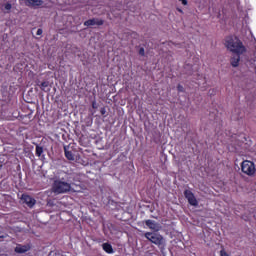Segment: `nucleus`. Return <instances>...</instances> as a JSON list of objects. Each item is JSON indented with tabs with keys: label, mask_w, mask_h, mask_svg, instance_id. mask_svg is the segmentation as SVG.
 <instances>
[{
	"label": "nucleus",
	"mask_w": 256,
	"mask_h": 256,
	"mask_svg": "<svg viewBox=\"0 0 256 256\" xmlns=\"http://www.w3.org/2000/svg\"><path fill=\"white\" fill-rule=\"evenodd\" d=\"M39 87H40L41 91H44L45 93L51 91V89L49 88V81L41 82Z\"/></svg>",
	"instance_id": "obj_13"
},
{
	"label": "nucleus",
	"mask_w": 256,
	"mask_h": 256,
	"mask_svg": "<svg viewBox=\"0 0 256 256\" xmlns=\"http://www.w3.org/2000/svg\"><path fill=\"white\" fill-rule=\"evenodd\" d=\"M15 253L23 254L27 253V251H31V245L26 244H17L16 247L14 248Z\"/></svg>",
	"instance_id": "obj_10"
},
{
	"label": "nucleus",
	"mask_w": 256,
	"mask_h": 256,
	"mask_svg": "<svg viewBox=\"0 0 256 256\" xmlns=\"http://www.w3.org/2000/svg\"><path fill=\"white\" fill-rule=\"evenodd\" d=\"M177 11H179V13H183V10L180 8H177Z\"/></svg>",
	"instance_id": "obj_24"
},
{
	"label": "nucleus",
	"mask_w": 256,
	"mask_h": 256,
	"mask_svg": "<svg viewBox=\"0 0 256 256\" xmlns=\"http://www.w3.org/2000/svg\"><path fill=\"white\" fill-rule=\"evenodd\" d=\"M21 200L23 201V203H25L28 207L33 208L35 207V203H37V200H35V198L31 197L28 194H22L21 196Z\"/></svg>",
	"instance_id": "obj_7"
},
{
	"label": "nucleus",
	"mask_w": 256,
	"mask_h": 256,
	"mask_svg": "<svg viewBox=\"0 0 256 256\" xmlns=\"http://www.w3.org/2000/svg\"><path fill=\"white\" fill-rule=\"evenodd\" d=\"M178 1H180V3H182V5H184V6L188 5V3H189L187 0H178Z\"/></svg>",
	"instance_id": "obj_22"
},
{
	"label": "nucleus",
	"mask_w": 256,
	"mask_h": 256,
	"mask_svg": "<svg viewBox=\"0 0 256 256\" xmlns=\"http://www.w3.org/2000/svg\"><path fill=\"white\" fill-rule=\"evenodd\" d=\"M145 239L150 241V243H153L154 245H157L158 247H161L163 245V236L158 233H153V232H146L144 234Z\"/></svg>",
	"instance_id": "obj_4"
},
{
	"label": "nucleus",
	"mask_w": 256,
	"mask_h": 256,
	"mask_svg": "<svg viewBox=\"0 0 256 256\" xmlns=\"http://www.w3.org/2000/svg\"><path fill=\"white\" fill-rule=\"evenodd\" d=\"M64 153H65V157H66V159H68V161H75V155H73V152L68 151L66 147H64Z\"/></svg>",
	"instance_id": "obj_14"
},
{
	"label": "nucleus",
	"mask_w": 256,
	"mask_h": 256,
	"mask_svg": "<svg viewBox=\"0 0 256 256\" xmlns=\"http://www.w3.org/2000/svg\"><path fill=\"white\" fill-rule=\"evenodd\" d=\"M36 35L38 36L43 35V29L39 28L36 32Z\"/></svg>",
	"instance_id": "obj_21"
},
{
	"label": "nucleus",
	"mask_w": 256,
	"mask_h": 256,
	"mask_svg": "<svg viewBox=\"0 0 256 256\" xmlns=\"http://www.w3.org/2000/svg\"><path fill=\"white\" fill-rule=\"evenodd\" d=\"M184 197L187 199L189 205H192V207H197V205H199L197 198H195V194H193L191 190H185Z\"/></svg>",
	"instance_id": "obj_5"
},
{
	"label": "nucleus",
	"mask_w": 256,
	"mask_h": 256,
	"mask_svg": "<svg viewBox=\"0 0 256 256\" xmlns=\"http://www.w3.org/2000/svg\"><path fill=\"white\" fill-rule=\"evenodd\" d=\"M100 113H101V115H106L107 109H106L105 107H102V108L100 109Z\"/></svg>",
	"instance_id": "obj_19"
},
{
	"label": "nucleus",
	"mask_w": 256,
	"mask_h": 256,
	"mask_svg": "<svg viewBox=\"0 0 256 256\" xmlns=\"http://www.w3.org/2000/svg\"><path fill=\"white\" fill-rule=\"evenodd\" d=\"M145 225L154 231L155 233L161 231V224L157 223L155 220H145Z\"/></svg>",
	"instance_id": "obj_8"
},
{
	"label": "nucleus",
	"mask_w": 256,
	"mask_h": 256,
	"mask_svg": "<svg viewBox=\"0 0 256 256\" xmlns=\"http://www.w3.org/2000/svg\"><path fill=\"white\" fill-rule=\"evenodd\" d=\"M224 45L230 53H233V55H245V53H247V47L237 36L231 35L226 37Z\"/></svg>",
	"instance_id": "obj_1"
},
{
	"label": "nucleus",
	"mask_w": 256,
	"mask_h": 256,
	"mask_svg": "<svg viewBox=\"0 0 256 256\" xmlns=\"http://www.w3.org/2000/svg\"><path fill=\"white\" fill-rule=\"evenodd\" d=\"M177 91H178V93H184L185 92V88L183 87V85L178 84Z\"/></svg>",
	"instance_id": "obj_17"
},
{
	"label": "nucleus",
	"mask_w": 256,
	"mask_h": 256,
	"mask_svg": "<svg viewBox=\"0 0 256 256\" xmlns=\"http://www.w3.org/2000/svg\"><path fill=\"white\" fill-rule=\"evenodd\" d=\"M102 249L105 251V253H108L111 255V253H114L113 246L109 243L102 244Z\"/></svg>",
	"instance_id": "obj_12"
},
{
	"label": "nucleus",
	"mask_w": 256,
	"mask_h": 256,
	"mask_svg": "<svg viewBox=\"0 0 256 256\" xmlns=\"http://www.w3.org/2000/svg\"><path fill=\"white\" fill-rule=\"evenodd\" d=\"M12 8L13 5H11V3L7 2L6 4H4V9L5 11H7V13H9V11H11Z\"/></svg>",
	"instance_id": "obj_16"
},
{
	"label": "nucleus",
	"mask_w": 256,
	"mask_h": 256,
	"mask_svg": "<svg viewBox=\"0 0 256 256\" xmlns=\"http://www.w3.org/2000/svg\"><path fill=\"white\" fill-rule=\"evenodd\" d=\"M97 102L96 101H93L92 102V109H97Z\"/></svg>",
	"instance_id": "obj_23"
},
{
	"label": "nucleus",
	"mask_w": 256,
	"mask_h": 256,
	"mask_svg": "<svg viewBox=\"0 0 256 256\" xmlns=\"http://www.w3.org/2000/svg\"><path fill=\"white\" fill-rule=\"evenodd\" d=\"M105 23L103 19L92 18L84 22L85 27H93L94 25L101 26Z\"/></svg>",
	"instance_id": "obj_9"
},
{
	"label": "nucleus",
	"mask_w": 256,
	"mask_h": 256,
	"mask_svg": "<svg viewBox=\"0 0 256 256\" xmlns=\"http://www.w3.org/2000/svg\"><path fill=\"white\" fill-rule=\"evenodd\" d=\"M241 61V55L235 54V56H232L230 59V64L232 67H239V63Z\"/></svg>",
	"instance_id": "obj_11"
},
{
	"label": "nucleus",
	"mask_w": 256,
	"mask_h": 256,
	"mask_svg": "<svg viewBox=\"0 0 256 256\" xmlns=\"http://www.w3.org/2000/svg\"><path fill=\"white\" fill-rule=\"evenodd\" d=\"M241 171L245 175H248V177H253V175H255V171H256L255 163H253V161L244 160L241 163Z\"/></svg>",
	"instance_id": "obj_3"
},
{
	"label": "nucleus",
	"mask_w": 256,
	"mask_h": 256,
	"mask_svg": "<svg viewBox=\"0 0 256 256\" xmlns=\"http://www.w3.org/2000/svg\"><path fill=\"white\" fill-rule=\"evenodd\" d=\"M7 236H5V235H1L0 236V239H5Z\"/></svg>",
	"instance_id": "obj_25"
},
{
	"label": "nucleus",
	"mask_w": 256,
	"mask_h": 256,
	"mask_svg": "<svg viewBox=\"0 0 256 256\" xmlns=\"http://www.w3.org/2000/svg\"><path fill=\"white\" fill-rule=\"evenodd\" d=\"M26 7H30L31 9H39V7H43V0H24Z\"/></svg>",
	"instance_id": "obj_6"
},
{
	"label": "nucleus",
	"mask_w": 256,
	"mask_h": 256,
	"mask_svg": "<svg viewBox=\"0 0 256 256\" xmlns=\"http://www.w3.org/2000/svg\"><path fill=\"white\" fill-rule=\"evenodd\" d=\"M43 155V146L36 145V157Z\"/></svg>",
	"instance_id": "obj_15"
},
{
	"label": "nucleus",
	"mask_w": 256,
	"mask_h": 256,
	"mask_svg": "<svg viewBox=\"0 0 256 256\" xmlns=\"http://www.w3.org/2000/svg\"><path fill=\"white\" fill-rule=\"evenodd\" d=\"M220 256H229V254L227 253V251L221 250L220 251Z\"/></svg>",
	"instance_id": "obj_20"
},
{
	"label": "nucleus",
	"mask_w": 256,
	"mask_h": 256,
	"mask_svg": "<svg viewBox=\"0 0 256 256\" xmlns=\"http://www.w3.org/2000/svg\"><path fill=\"white\" fill-rule=\"evenodd\" d=\"M139 55H141L142 57H145V48L141 47L139 49Z\"/></svg>",
	"instance_id": "obj_18"
},
{
	"label": "nucleus",
	"mask_w": 256,
	"mask_h": 256,
	"mask_svg": "<svg viewBox=\"0 0 256 256\" xmlns=\"http://www.w3.org/2000/svg\"><path fill=\"white\" fill-rule=\"evenodd\" d=\"M69 191H71V181L69 179L61 178L53 181L52 193L62 195L63 193H69Z\"/></svg>",
	"instance_id": "obj_2"
},
{
	"label": "nucleus",
	"mask_w": 256,
	"mask_h": 256,
	"mask_svg": "<svg viewBox=\"0 0 256 256\" xmlns=\"http://www.w3.org/2000/svg\"><path fill=\"white\" fill-rule=\"evenodd\" d=\"M169 45H177V44H175V43H173V42H169Z\"/></svg>",
	"instance_id": "obj_26"
}]
</instances>
